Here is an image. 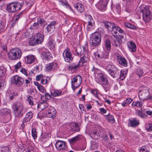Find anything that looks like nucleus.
Wrapping results in <instances>:
<instances>
[{"label": "nucleus", "instance_id": "nucleus-1", "mask_svg": "<svg viewBox=\"0 0 152 152\" xmlns=\"http://www.w3.org/2000/svg\"><path fill=\"white\" fill-rule=\"evenodd\" d=\"M22 55L21 50L18 48H15L11 49L10 51L7 56L10 59L16 60L20 58Z\"/></svg>", "mask_w": 152, "mask_h": 152}, {"label": "nucleus", "instance_id": "nucleus-2", "mask_svg": "<svg viewBox=\"0 0 152 152\" xmlns=\"http://www.w3.org/2000/svg\"><path fill=\"white\" fill-rule=\"evenodd\" d=\"M140 11L142 13L143 20L145 22H149L152 18V13L150 10L149 7L145 6L141 9Z\"/></svg>", "mask_w": 152, "mask_h": 152}, {"label": "nucleus", "instance_id": "nucleus-3", "mask_svg": "<svg viewBox=\"0 0 152 152\" xmlns=\"http://www.w3.org/2000/svg\"><path fill=\"white\" fill-rule=\"evenodd\" d=\"M44 37L42 34L39 32L36 33L30 39L29 44L31 45L34 46L41 43L43 41Z\"/></svg>", "mask_w": 152, "mask_h": 152}, {"label": "nucleus", "instance_id": "nucleus-4", "mask_svg": "<svg viewBox=\"0 0 152 152\" xmlns=\"http://www.w3.org/2000/svg\"><path fill=\"white\" fill-rule=\"evenodd\" d=\"M105 69L108 73L114 78H117L119 73V69L113 65H107Z\"/></svg>", "mask_w": 152, "mask_h": 152}, {"label": "nucleus", "instance_id": "nucleus-5", "mask_svg": "<svg viewBox=\"0 0 152 152\" xmlns=\"http://www.w3.org/2000/svg\"><path fill=\"white\" fill-rule=\"evenodd\" d=\"M22 7L20 3L12 2L7 5V10L9 12H14L19 10Z\"/></svg>", "mask_w": 152, "mask_h": 152}, {"label": "nucleus", "instance_id": "nucleus-6", "mask_svg": "<svg viewBox=\"0 0 152 152\" xmlns=\"http://www.w3.org/2000/svg\"><path fill=\"white\" fill-rule=\"evenodd\" d=\"M14 115L15 118H20L23 115V106L20 103H17L14 105Z\"/></svg>", "mask_w": 152, "mask_h": 152}, {"label": "nucleus", "instance_id": "nucleus-7", "mask_svg": "<svg viewBox=\"0 0 152 152\" xmlns=\"http://www.w3.org/2000/svg\"><path fill=\"white\" fill-rule=\"evenodd\" d=\"M101 38L100 34L98 32H95L91 37L90 44L93 47L99 45L101 43Z\"/></svg>", "mask_w": 152, "mask_h": 152}, {"label": "nucleus", "instance_id": "nucleus-8", "mask_svg": "<svg viewBox=\"0 0 152 152\" xmlns=\"http://www.w3.org/2000/svg\"><path fill=\"white\" fill-rule=\"evenodd\" d=\"M82 80L81 77L79 75H76L72 79V87L74 91L76 88L80 85Z\"/></svg>", "mask_w": 152, "mask_h": 152}, {"label": "nucleus", "instance_id": "nucleus-9", "mask_svg": "<svg viewBox=\"0 0 152 152\" xmlns=\"http://www.w3.org/2000/svg\"><path fill=\"white\" fill-rule=\"evenodd\" d=\"M63 55L65 61L67 62H70L73 60L72 55L68 48H66L64 50Z\"/></svg>", "mask_w": 152, "mask_h": 152}, {"label": "nucleus", "instance_id": "nucleus-10", "mask_svg": "<svg viewBox=\"0 0 152 152\" xmlns=\"http://www.w3.org/2000/svg\"><path fill=\"white\" fill-rule=\"evenodd\" d=\"M97 79L98 80V83L99 84L105 85L108 84V81L107 77L102 72H101L98 74Z\"/></svg>", "mask_w": 152, "mask_h": 152}, {"label": "nucleus", "instance_id": "nucleus-11", "mask_svg": "<svg viewBox=\"0 0 152 152\" xmlns=\"http://www.w3.org/2000/svg\"><path fill=\"white\" fill-rule=\"evenodd\" d=\"M149 95L150 93L148 90L144 89L139 91L138 96L140 100L144 101L145 100L148 99Z\"/></svg>", "mask_w": 152, "mask_h": 152}, {"label": "nucleus", "instance_id": "nucleus-12", "mask_svg": "<svg viewBox=\"0 0 152 152\" xmlns=\"http://www.w3.org/2000/svg\"><path fill=\"white\" fill-rule=\"evenodd\" d=\"M109 0H100L96 4V7L102 11L105 10L107 4Z\"/></svg>", "mask_w": 152, "mask_h": 152}, {"label": "nucleus", "instance_id": "nucleus-13", "mask_svg": "<svg viewBox=\"0 0 152 152\" xmlns=\"http://www.w3.org/2000/svg\"><path fill=\"white\" fill-rule=\"evenodd\" d=\"M46 114L48 118H53L56 113V111L55 108L53 107L49 106L46 109Z\"/></svg>", "mask_w": 152, "mask_h": 152}, {"label": "nucleus", "instance_id": "nucleus-14", "mask_svg": "<svg viewBox=\"0 0 152 152\" xmlns=\"http://www.w3.org/2000/svg\"><path fill=\"white\" fill-rule=\"evenodd\" d=\"M57 64L55 63H50L46 66L45 71L47 72H50L57 68Z\"/></svg>", "mask_w": 152, "mask_h": 152}, {"label": "nucleus", "instance_id": "nucleus-15", "mask_svg": "<svg viewBox=\"0 0 152 152\" xmlns=\"http://www.w3.org/2000/svg\"><path fill=\"white\" fill-rule=\"evenodd\" d=\"M32 117L33 114L31 112H29L26 114L25 117L23 120L21 125L23 129L24 128L25 126L26 125V123L29 121Z\"/></svg>", "mask_w": 152, "mask_h": 152}, {"label": "nucleus", "instance_id": "nucleus-16", "mask_svg": "<svg viewBox=\"0 0 152 152\" xmlns=\"http://www.w3.org/2000/svg\"><path fill=\"white\" fill-rule=\"evenodd\" d=\"M13 83L16 85H21L24 81V79L18 75H15L12 79Z\"/></svg>", "mask_w": 152, "mask_h": 152}, {"label": "nucleus", "instance_id": "nucleus-17", "mask_svg": "<svg viewBox=\"0 0 152 152\" xmlns=\"http://www.w3.org/2000/svg\"><path fill=\"white\" fill-rule=\"evenodd\" d=\"M56 23V21H53L48 24L46 28L47 31L50 33H52L55 30V25Z\"/></svg>", "mask_w": 152, "mask_h": 152}, {"label": "nucleus", "instance_id": "nucleus-18", "mask_svg": "<svg viewBox=\"0 0 152 152\" xmlns=\"http://www.w3.org/2000/svg\"><path fill=\"white\" fill-rule=\"evenodd\" d=\"M55 146L56 148L59 150L65 149L67 146L65 142L59 140L56 142Z\"/></svg>", "mask_w": 152, "mask_h": 152}, {"label": "nucleus", "instance_id": "nucleus-19", "mask_svg": "<svg viewBox=\"0 0 152 152\" xmlns=\"http://www.w3.org/2000/svg\"><path fill=\"white\" fill-rule=\"evenodd\" d=\"M139 124V121L135 118L129 120V123L128 125L129 127H135L137 126Z\"/></svg>", "mask_w": 152, "mask_h": 152}, {"label": "nucleus", "instance_id": "nucleus-20", "mask_svg": "<svg viewBox=\"0 0 152 152\" xmlns=\"http://www.w3.org/2000/svg\"><path fill=\"white\" fill-rule=\"evenodd\" d=\"M96 58H108V55L105 52H102L101 51H98L95 53Z\"/></svg>", "mask_w": 152, "mask_h": 152}, {"label": "nucleus", "instance_id": "nucleus-21", "mask_svg": "<svg viewBox=\"0 0 152 152\" xmlns=\"http://www.w3.org/2000/svg\"><path fill=\"white\" fill-rule=\"evenodd\" d=\"M102 23L105 27L109 31H112L113 29V28H114L115 26L114 23L105 21H103Z\"/></svg>", "mask_w": 152, "mask_h": 152}, {"label": "nucleus", "instance_id": "nucleus-22", "mask_svg": "<svg viewBox=\"0 0 152 152\" xmlns=\"http://www.w3.org/2000/svg\"><path fill=\"white\" fill-rule=\"evenodd\" d=\"M89 60V58L88 56V55L86 54H84V55L80 58L78 64L80 66H83V64L87 62Z\"/></svg>", "mask_w": 152, "mask_h": 152}, {"label": "nucleus", "instance_id": "nucleus-23", "mask_svg": "<svg viewBox=\"0 0 152 152\" xmlns=\"http://www.w3.org/2000/svg\"><path fill=\"white\" fill-rule=\"evenodd\" d=\"M41 55L43 59L47 61L50 60L53 57L52 54L49 52H43Z\"/></svg>", "mask_w": 152, "mask_h": 152}, {"label": "nucleus", "instance_id": "nucleus-24", "mask_svg": "<svg viewBox=\"0 0 152 152\" xmlns=\"http://www.w3.org/2000/svg\"><path fill=\"white\" fill-rule=\"evenodd\" d=\"M128 46L129 51L131 52H135L136 50V46L134 42L129 41L128 42Z\"/></svg>", "mask_w": 152, "mask_h": 152}, {"label": "nucleus", "instance_id": "nucleus-25", "mask_svg": "<svg viewBox=\"0 0 152 152\" xmlns=\"http://www.w3.org/2000/svg\"><path fill=\"white\" fill-rule=\"evenodd\" d=\"M75 51L77 55L80 56L83 54L84 53L85 48L83 47H81L78 45L77 46Z\"/></svg>", "mask_w": 152, "mask_h": 152}, {"label": "nucleus", "instance_id": "nucleus-26", "mask_svg": "<svg viewBox=\"0 0 152 152\" xmlns=\"http://www.w3.org/2000/svg\"><path fill=\"white\" fill-rule=\"evenodd\" d=\"M85 16L86 17V19L88 23V28H89L93 26L94 22L91 16L90 15L86 14Z\"/></svg>", "mask_w": 152, "mask_h": 152}, {"label": "nucleus", "instance_id": "nucleus-27", "mask_svg": "<svg viewBox=\"0 0 152 152\" xmlns=\"http://www.w3.org/2000/svg\"><path fill=\"white\" fill-rule=\"evenodd\" d=\"M80 66L78 63L77 64L75 63H72L67 66V68L69 71H76Z\"/></svg>", "mask_w": 152, "mask_h": 152}, {"label": "nucleus", "instance_id": "nucleus-28", "mask_svg": "<svg viewBox=\"0 0 152 152\" xmlns=\"http://www.w3.org/2000/svg\"><path fill=\"white\" fill-rule=\"evenodd\" d=\"M117 58L118 61L120 64L125 66H127V62L125 58L121 56H118Z\"/></svg>", "mask_w": 152, "mask_h": 152}, {"label": "nucleus", "instance_id": "nucleus-29", "mask_svg": "<svg viewBox=\"0 0 152 152\" xmlns=\"http://www.w3.org/2000/svg\"><path fill=\"white\" fill-rule=\"evenodd\" d=\"M35 58L33 55H29L26 56L25 60V62L27 64H31L35 61Z\"/></svg>", "mask_w": 152, "mask_h": 152}, {"label": "nucleus", "instance_id": "nucleus-30", "mask_svg": "<svg viewBox=\"0 0 152 152\" xmlns=\"http://www.w3.org/2000/svg\"><path fill=\"white\" fill-rule=\"evenodd\" d=\"M74 7L78 12L80 13L82 12L84 10L83 5L80 3H77L74 5Z\"/></svg>", "mask_w": 152, "mask_h": 152}, {"label": "nucleus", "instance_id": "nucleus-31", "mask_svg": "<svg viewBox=\"0 0 152 152\" xmlns=\"http://www.w3.org/2000/svg\"><path fill=\"white\" fill-rule=\"evenodd\" d=\"M101 128H99L95 130L92 133L90 134V135L92 138L96 139V137H98L101 133Z\"/></svg>", "mask_w": 152, "mask_h": 152}, {"label": "nucleus", "instance_id": "nucleus-32", "mask_svg": "<svg viewBox=\"0 0 152 152\" xmlns=\"http://www.w3.org/2000/svg\"><path fill=\"white\" fill-rule=\"evenodd\" d=\"M6 95L7 99L9 100H12L15 96L18 95V94L17 93L9 91L7 93Z\"/></svg>", "mask_w": 152, "mask_h": 152}, {"label": "nucleus", "instance_id": "nucleus-33", "mask_svg": "<svg viewBox=\"0 0 152 152\" xmlns=\"http://www.w3.org/2000/svg\"><path fill=\"white\" fill-rule=\"evenodd\" d=\"M49 106H48V104L46 102L44 101L43 102H41L39 104L37 105L38 108H40L42 110H43L45 108H47Z\"/></svg>", "mask_w": 152, "mask_h": 152}, {"label": "nucleus", "instance_id": "nucleus-34", "mask_svg": "<svg viewBox=\"0 0 152 152\" xmlns=\"http://www.w3.org/2000/svg\"><path fill=\"white\" fill-rule=\"evenodd\" d=\"M52 96L56 97L62 94V92L61 90H52L51 92Z\"/></svg>", "mask_w": 152, "mask_h": 152}, {"label": "nucleus", "instance_id": "nucleus-35", "mask_svg": "<svg viewBox=\"0 0 152 152\" xmlns=\"http://www.w3.org/2000/svg\"><path fill=\"white\" fill-rule=\"evenodd\" d=\"M80 139L79 135H77L72 138L68 140V141L70 144H73L79 140Z\"/></svg>", "mask_w": 152, "mask_h": 152}, {"label": "nucleus", "instance_id": "nucleus-36", "mask_svg": "<svg viewBox=\"0 0 152 152\" xmlns=\"http://www.w3.org/2000/svg\"><path fill=\"white\" fill-rule=\"evenodd\" d=\"M128 72V70H121L120 71V78L121 80H124L126 77V75Z\"/></svg>", "mask_w": 152, "mask_h": 152}, {"label": "nucleus", "instance_id": "nucleus-37", "mask_svg": "<svg viewBox=\"0 0 152 152\" xmlns=\"http://www.w3.org/2000/svg\"><path fill=\"white\" fill-rule=\"evenodd\" d=\"M118 34L119 36L117 38V40L119 41V42L122 43L125 42L126 39L125 35L124 34L123 35H119Z\"/></svg>", "mask_w": 152, "mask_h": 152}, {"label": "nucleus", "instance_id": "nucleus-38", "mask_svg": "<svg viewBox=\"0 0 152 152\" xmlns=\"http://www.w3.org/2000/svg\"><path fill=\"white\" fill-rule=\"evenodd\" d=\"M48 47L50 50L53 49L54 48L55 45L53 42V41L51 39H50L47 43Z\"/></svg>", "mask_w": 152, "mask_h": 152}, {"label": "nucleus", "instance_id": "nucleus-39", "mask_svg": "<svg viewBox=\"0 0 152 152\" xmlns=\"http://www.w3.org/2000/svg\"><path fill=\"white\" fill-rule=\"evenodd\" d=\"M51 78L49 76H47L46 78H44L42 79L41 81V83L43 84H48Z\"/></svg>", "mask_w": 152, "mask_h": 152}, {"label": "nucleus", "instance_id": "nucleus-40", "mask_svg": "<svg viewBox=\"0 0 152 152\" xmlns=\"http://www.w3.org/2000/svg\"><path fill=\"white\" fill-rule=\"evenodd\" d=\"M136 73L139 76V77H140L142 76L144 72L142 69L141 68L139 67L136 69Z\"/></svg>", "mask_w": 152, "mask_h": 152}, {"label": "nucleus", "instance_id": "nucleus-41", "mask_svg": "<svg viewBox=\"0 0 152 152\" xmlns=\"http://www.w3.org/2000/svg\"><path fill=\"white\" fill-rule=\"evenodd\" d=\"M105 45L107 50L109 52L111 50V45L110 41L109 39H106L105 40Z\"/></svg>", "mask_w": 152, "mask_h": 152}, {"label": "nucleus", "instance_id": "nucleus-42", "mask_svg": "<svg viewBox=\"0 0 152 152\" xmlns=\"http://www.w3.org/2000/svg\"><path fill=\"white\" fill-rule=\"evenodd\" d=\"M137 115L139 116L142 118H147L148 116L146 115L143 114L141 111L138 110L137 112Z\"/></svg>", "mask_w": 152, "mask_h": 152}, {"label": "nucleus", "instance_id": "nucleus-43", "mask_svg": "<svg viewBox=\"0 0 152 152\" xmlns=\"http://www.w3.org/2000/svg\"><path fill=\"white\" fill-rule=\"evenodd\" d=\"M59 2L60 3V5L65 6L66 7L70 8V6L65 0H60Z\"/></svg>", "mask_w": 152, "mask_h": 152}, {"label": "nucleus", "instance_id": "nucleus-44", "mask_svg": "<svg viewBox=\"0 0 152 152\" xmlns=\"http://www.w3.org/2000/svg\"><path fill=\"white\" fill-rule=\"evenodd\" d=\"M145 128L148 132L152 131V123L146 124Z\"/></svg>", "mask_w": 152, "mask_h": 152}, {"label": "nucleus", "instance_id": "nucleus-45", "mask_svg": "<svg viewBox=\"0 0 152 152\" xmlns=\"http://www.w3.org/2000/svg\"><path fill=\"white\" fill-rule=\"evenodd\" d=\"M32 135L34 139L35 140L37 137V132L36 131L35 129H33L31 131Z\"/></svg>", "mask_w": 152, "mask_h": 152}, {"label": "nucleus", "instance_id": "nucleus-46", "mask_svg": "<svg viewBox=\"0 0 152 152\" xmlns=\"http://www.w3.org/2000/svg\"><path fill=\"white\" fill-rule=\"evenodd\" d=\"M125 26L129 28L134 30H135L137 29V28L135 26L129 23H125Z\"/></svg>", "mask_w": 152, "mask_h": 152}, {"label": "nucleus", "instance_id": "nucleus-47", "mask_svg": "<svg viewBox=\"0 0 152 152\" xmlns=\"http://www.w3.org/2000/svg\"><path fill=\"white\" fill-rule=\"evenodd\" d=\"M6 85L4 80H0V90L2 89Z\"/></svg>", "mask_w": 152, "mask_h": 152}, {"label": "nucleus", "instance_id": "nucleus-48", "mask_svg": "<svg viewBox=\"0 0 152 152\" xmlns=\"http://www.w3.org/2000/svg\"><path fill=\"white\" fill-rule=\"evenodd\" d=\"M140 152H150L149 150L147 149V147L145 146H142L140 151Z\"/></svg>", "mask_w": 152, "mask_h": 152}, {"label": "nucleus", "instance_id": "nucleus-49", "mask_svg": "<svg viewBox=\"0 0 152 152\" xmlns=\"http://www.w3.org/2000/svg\"><path fill=\"white\" fill-rule=\"evenodd\" d=\"M105 132V131L104 130H103L102 129H101V133H100V134H99V135H98V137H96V139H97L99 138H102L103 137L104 134Z\"/></svg>", "mask_w": 152, "mask_h": 152}, {"label": "nucleus", "instance_id": "nucleus-50", "mask_svg": "<svg viewBox=\"0 0 152 152\" xmlns=\"http://www.w3.org/2000/svg\"><path fill=\"white\" fill-rule=\"evenodd\" d=\"M27 100L29 103V104L31 105L33 104V98L30 96H28Z\"/></svg>", "mask_w": 152, "mask_h": 152}, {"label": "nucleus", "instance_id": "nucleus-51", "mask_svg": "<svg viewBox=\"0 0 152 152\" xmlns=\"http://www.w3.org/2000/svg\"><path fill=\"white\" fill-rule=\"evenodd\" d=\"M45 20L43 19L40 18L38 20L37 22L38 24H39V26H40L44 24L45 23Z\"/></svg>", "mask_w": 152, "mask_h": 152}, {"label": "nucleus", "instance_id": "nucleus-52", "mask_svg": "<svg viewBox=\"0 0 152 152\" xmlns=\"http://www.w3.org/2000/svg\"><path fill=\"white\" fill-rule=\"evenodd\" d=\"M108 121L110 123H113L115 122L114 117L112 115L108 116Z\"/></svg>", "mask_w": 152, "mask_h": 152}, {"label": "nucleus", "instance_id": "nucleus-53", "mask_svg": "<svg viewBox=\"0 0 152 152\" xmlns=\"http://www.w3.org/2000/svg\"><path fill=\"white\" fill-rule=\"evenodd\" d=\"M75 128L73 129V131L75 132L77 131H79L80 130V129L79 128V126L78 124L77 123H75Z\"/></svg>", "mask_w": 152, "mask_h": 152}, {"label": "nucleus", "instance_id": "nucleus-54", "mask_svg": "<svg viewBox=\"0 0 152 152\" xmlns=\"http://www.w3.org/2000/svg\"><path fill=\"white\" fill-rule=\"evenodd\" d=\"M43 78H44V76L42 74L37 75L36 77V79L37 81H39Z\"/></svg>", "mask_w": 152, "mask_h": 152}, {"label": "nucleus", "instance_id": "nucleus-55", "mask_svg": "<svg viewBox=\"0 0 152 152\" xmlns=\"http://www.w3.org/2000/svg\"><path fill=\"white\" fill-rule=\"evenodd\" d=\"M39 26V24H38V23H34L33 26H31V27L32 29H36L38 28Z\"/></svg>", "mask_w": 152, "mask_h": 152}, {"label": "nucleus", "instance_id": "nucleus-56", "mask_svg": "<svg viewBox=\"0 0 152 152\" xmlns=\"http://www.w3.org/2000/svg\"><path fill=\"white\" fill-rule=\"evenodd\" d=\"M115 28L117 32H119L120 34H122L124 33L123 30L121 28H120L119 27L117 26H115Z\"/></svg>", "mask_w": 152, "mask_h": 152}, {"label": "nucleus", "instance_id": "nucleus-57", "mask_svg": "<svg viewBox=\"0 0 152 152\" xmlns=\"http://www.w3.org/2000/svg\"><path fill=\"white\" fill-rule=\"evenodd\" d=\"M121 43L119 42V41L117 40L114 41V42L113 43V45L115 46L116 47H118L120 45V44Z\"/></svg>", "mask_w": 152, "mask_h": 152}, {"label": "nucleus", "instance_id": "nucleus-58", "mask_svg": "<svg viewBox=\"0 0 152 152\" xmlns=\"http://www.w3.org/2000/svg\"><path fill=\"white\" fill-rule=\"evenodd\" d=\"M38 89L41 92H44L45 89L44 87L40 85L38 88Z\"/></svg>", "mask_w": 152, "mask_h": 152}, {"label": "nucleus", "instance_id": "nucleus-59", "mask_svg": "<svg viewBox=\"0 0 152 152\" xmlns=\"http://www.w3.org/2000/svg\"><path fill=\"white\" fill-rule=\"evenodd\" d=\"M110 31L112 32V34L114 36H117V32L116 30L115 27L114 28H113V29Z\"/></svg>", "mask_w": 152, "mask_h": 152}, {"label": "nucleus", "instance_id": "nucleus-60", "mask_svg": "<svg viewBox=\"0 0 152 152\" xmlns=\"http://www.w3.org/2000/svg\"><path fill=\"white\" fill-rule=\"evenodd\" d=\"M22 15V13H20L18 15H16L15 17V21L16 22L18 21L20 18V17Z\"/></svg>", "mask_w": 152, "mask_h": 152}, {"label": "nucleus", "instance_id": "nucleus-61", "mask_svg": "<svg viewBox=\"0 0 152 152\" xmlns=\"http://www.w3.org/2000/svg\"><path fill=\"white\" fill-rule=\"evenodd\" d=\"M5 74V70L0 69V78L2 77Z\"/></svg>", "mask_w": 152, "mask_h": 152}, {"label": "nucleus", "instance_id": "nucleus-62", "mask_svg": "<svg viewBox=\"0 0 152 152\" xmlns=\"http://www.w3.org/2000/svg\"><path fill=\"white\" fill-rule=\"evenodd\" d=\"M25 148L23 146H21L18 147V152H23L25 150Z\"/></svg>", "mask_w": 152, "mask_h": 152}, {"label": "nucleus", "instance_id": "nucleus-63", "mask_svg": "<svg viewBox=\"0 0 152 152\" xmlns=\"http://www.w3.org/2000/svg\"><path fill=\"white\" fill-rule=\"evenodd\" d=\"M45 99L47 100H50L51 98L50 95L48 93H46L45 94Z\"/></svg>", "mask_w": 152, "mask_h": 152}, {"label": "nucleus", "instance_id": "nucleus-64", "mask_svg": "<svg viewBox=\"0 0 152 152\" xmlns=\"http://www.w3.org/2000/svg\"><path fill=\"white\" fill-rule=\"evenodd\" d=\"M20 72L25 75L26 76H27L28 74L26 72V70L24 68H22L20 70Z\"/></svg>", "mask_w": 152, "mask_h": 152}]
</instances>
